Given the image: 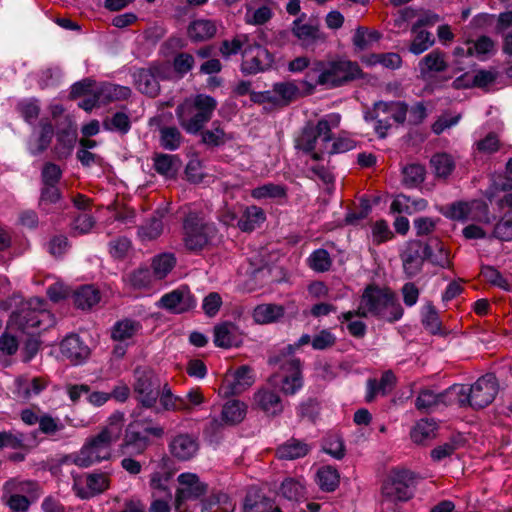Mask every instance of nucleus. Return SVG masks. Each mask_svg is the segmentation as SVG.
<instances>
[{
  "mask_svg": "<svg viewBox=\"0 0 512 512\" xmlns=\"http://www.w3.org/2000/svg\"><path fill=\"white\" fill-rule=\"evenodd\" d=\"M136 88L145 95L156 97L160 92V80L166 79L163 65L152 64L147 68H138L133 74Z\"/></svg>",
  "mask_w": 512,
  "mask_h": 512,
  "instance_id": "4468645a",
  "label": "nucleus"
},
{
  "mask_svg": "<svg viewBox=\"0 0 512 512\" xmlns=\"http://www.w3.org/2000/svg\"><path fill=\"white\" fill-rule=\"evenodd\" d=\"M421 322L424 328L431 334H439L441 332V321L435 306L431 302H427L421 312Z\"/></svg>",
  "mask_w": 512,
  "mask_h": 512,
  "instance_id": "3c124183",
  "label": "nucleus"
},
{
  "mask_svg": "<svg viewBox=\"0 0 512 512\" xmlns=\"http://www.w3.org/2000/svg\"><path fill=\"white\" fill-rule=\"evenodd\" d=\"M403 313L404 310L393 291L370 284L363 291L356 314L363 318L372 316L393 323L400 320Z\"/></svg>",
  "mask_w": 512,
  "mask_h": 512,
  "instance_id": "f03ea898",
  "label": "nucleus"
},
{
  "mask_svg": "<svg viewBox=\"0 0 512 512\" xmlns=\"http://www.w3.org/2000/svg\"><path fill=\"white\" fill-rule=\"evenodd\" d=\"M62 200V192L58 185H41L38 206L44 211H49L48 206L58 204Z\"/></svg>",
  "mask_w": 512,
  "mask_h": 512,
  "instance_id": "4d7b16f0",
  "label": "nucleus"
},
{
  "mask_svg": "<svg viewBox=\"0 0 512 512\" xmlns=\"http://www.w3.org/2000/svg\"><path fill=\"white\" fill-rule=\"evenodd\" d=\"M109 486L107 474L102 472L90 473L86 477V487H80L78 482L74 483L76 495L81 499H89L95 495L103 493Z\"/></svg>",
  "mask_w": 512,
  "mask_h": 512,
  "instance_id": "4be33fe9",
  "label": "nucleus"
},
{
  "mask_svg": "<svg viewBox=\"0 0 512 512\" xmlns=\"http://www.w3.org/2000/svg\"><path fill=\"white\" fill-rule=\"evenodd\" d=\"M317 483L322 491L333 492L339 485V473L331 466H324L317 472Z\"/></svg>",
  "mask_w": 512,
  "mask_h": 512,
  "instance_id": "8fccbe9b",
  "label": "nucleus"
},
{
  "mask_svg": "<svg viewBox=\"0 0 512 512\" xmlns=\"http://www.w3.org/2000/svg\"><path fill=\"white\" fill-rule=\"evenodd\" d=\"M424 254L426 260L434 266L451 267L449 251L438 237H431L424 243Z\"/></svg>",
  "mask_w": 512,
  "mask_h": 512,
  "instance_id": "5701e85b",
  "label": "nucleus"
},
{
  "mask_svg": "<svg viewBox=\"0 0 512 512\" xmlns=\"http://www.w3.org/2000/svg\"><path fill=\"white\" fill-rule=\"evenodd\" d=\"M54 135V128L50 121L42 120L40 122V134L35 147L30 148L32 155L37 156L43 153L50 145Z\"/></svg>",
  "mask_w": 512,
  "mask_h": 512,
  "instance_id": "864d4df0",
  "label": "nucleus"
},
{
  "mask_svg": "<svg viewBox=\"0 0 512 512\" xmlns=\"http://www.w3.org/2000/svg\"><path fill=\"white\" fill-rule=\"evenodd\" d=\"M46 387L47 383L41 377H18L15 380L14 394L21 401L27 402L38 396Z\"/></svg>",
  "mask_w": 512,
  "mask_h": 512,
  "instance_id": "393cba45",
  "label": "nucleus"
},
{
  "mask_svg": "<svg viewBox=\"0 0 512 512\" xmlns=\"http://www.w3.org/2000/svg\"><path fill=\"white\" fill-rule=\"evenodd\" d=\"M248 42V35L240 34L231 40H223L219 47V52L224 59H229L233 55L242 53L244 46Z\"/></svg>",
  "mask_w": 512,
  "mask_h": 512,
  "instance_id": "5fc2aeb1",
  "label": "nucleus"
},
{
  "mask_svg": "<svg viewBox=\"0 0 512 512\" xmlns=\"http://www.w3.org/2000/svg\"><path fill=\"white\" fill-rule=\"evenodd\" d=\"M469 206L467 202L458 201L446 205L441 209V213L449 219L457 220V221H465L469 219Z\"/></svg>",
  "mask_w": 512,
  "mask_h": 512,
  "instance_id": "69168bd1",
  "label": "nucleus"
},
{
  "mask_svg": "<svg viewBox=\"0 0 512 512\" xmlns=\"http://www.w3.org/2000/svg\"><path fill=\"white\" fill-rule=\"evenodd\" d=\"M217 107V101L209 95L198 94L185 99L175 110L179 125L191 135L202 131Z\"/></svg>",
  "mask_w": 512,
  "mask_h": 512,
  "instance_id": "39448f33",
  "label": "nucleus"
},
{
  "mask_svg": "<svg viewBox=\"0 0 512 512\" xmlns=\"http://www.w3.org/2000/svg\"><path fill=\"white\" fill-rule=\"evenodd\" d=\"M171 454L179 460L191 459L199 449L197 438L190 434H179L175 436L170 444Z\"/></svg>",
  "mask_w": 512,
  "mask_h": 512,
  "instance_id": "b1692460",
  "label": "nucleus"
},
{
  "mask_svg": "<svg viewBox=\"0 0 512 512\" xmlns=\"http://www.w3.org/2000/svg\"><path fill=\"white\" fill-rule=\"evenodd\" d=\"M184 243L190 251H200L215 234V227L203 221L199 213L190 211L183 220Z\"/></svg>",
  "mask_w": 512,
  "mask_h": 512,
  "instance_id": "f8f14e48",
  "label": "nucleus"
},
{
  "mask_svg": "<svg viewBox=\"0 0 512 512\" xmlns=\"http://www.w3.org/2000/svg\"><path fill=\"white\" fill-rule=\"evenodd\" d=\"M221 415L226 424L240 423L246 415V405L239 400L228 401L223 406Z\"/></svg>",
  "mask_w": 512,
  "mask_h": 512,
  "instance_id": "c03bdc74",
  "label": "nucleus"
},
{
  "mask_svg": "<svg viewBox=\"0 0 512 512\" xmlns=\"http://www.w3.org/2000/svg\"><path fill=\"white\" fill-rule=\"evenodd\" d=\"M102 125L106 131L117 132L121 135H126L131 129L130 117L123 111H118L111 117L105 118Z\"/></svg>",
  "mask_w": 512,
  "mask_h": 512,
  "instance_id": "37998d69",
  "label": "nucleus"
},
{
  "mask_svg": "<svg viewBox=\"0 0 512 512\" xmlns=\"http://www.w3.org/2000/svg\"><path fill=\"white\" fill-rule=\"evenodd\" d=\"M182 162L178 155L154 153L153 168L161 176L165 178L176 177L180 170Z\"/></svg>",
  "mask_w": 512,
  "mask_h": 512,
  "instance_id": "c85d7f7f",
  "label": "nucleus"
},
{
  "mask_svg": "<svg viewBox=\"0 0 512 512\" xmlns=\"http://www.w3.org/2000/svg\"><path fill=\"white\" fill-rule=\"evenodd\" d=\"M176 260L173 254H161L152 262L153 275L157 279L165 278L175 266Z\"/></svg>",
  "mask_w": 512,
  "mask_h": 512,
  "instance_id": "680f3d73",
  "label": "nucleus"
},
{
  "mask_svg": "<svg viewBox=\"0 0 512 512\" xmlns=\"http://www.w3.org/2000/svg\"><path fill=\"white\" fill-rule=\"evenodd\" d=\"M201 142L210 148L220 147L233 139L231 134L225 132L220 121L211 123V128L200 131Z\"/></svg>",
  "mask_w": 512,
  "mask_h": 512,
  "instance_id": "2f4dec72",
  "label": "nucleus"
},
{
  "mask_svg": "<svg viewBox=\"0 0 512 512\" xmlns=\"http://www.w3.org/2000/svg\"><path fill=\"white\" fill-rule=\"evenodd\" d=\"M163 213L156 211L151 218L138 228V235L142 240H154L163 231Z\"/></svg>",
  "mask_w": 512,
  "mask_h": 512,
  "instance_id": "79ce46f5",
  "label": "nucleus"
},
{
  "mask_svg": "<svg viewBox=\"0 0 512 512\" xmlns=\"http://www.w3.org/2000/svg\"><path fill=\"white\" fill-rule=\"evenodd\" d=\"M304 17L305 14H302L301 17L293 21L292 33L301 41L302 46L307 49L321 39V33L317 25L303 23Z\"/></svg>",
  "mask_w": 512,
  "mask_h": 512,
  "instance_id": "cd10ccee",
  "label": "nucleus"
},
{
  "mask_svg": "<svg viewBox=\"0 0 512 512\" xmlns=\"http://www.w3.org/2000/svg\"><path fill=\"white\" fill-rule=\"evenodd\" d=\"M13 491L26 493L28 498L34 502L36 501L41 493L40 486L37 482L31 480L17 481L15 479L8 480L3 485L4 494H10Z\"/></svg>",
  "mask_w": 512,
  "mask_h": 512,
  "instance_id": "4c0bfd02",
  "label": "nucleus"
},
{
  "mask_svg": "<svg viewBox=\"0 0 512 512\" xmlns=\"http://www.w3.org/2000/svg\"><path fill=\"white\" fill-rule=\"evenodd\" d=\"M340 121L341 116L338 113H330L316 124L308 121L295 139V148L310 154L313 160L320 161L326 145L332 141V129L337 128Z\"/></svg>",
  "mask_w": 512,
  "mask_h": 512,
  "instance_id": "20e7f679",
  "label": "nucleus"
},
{
  "mask_svg": "<svg viewBox=\"0 0 512 512\" xmlns=\"http://www.w3.org/2000/svg\"><path fill=\"white\" fill-rule=\"evenodd\" d=\"M116 433L113 431H100L97 435L88 439L75 457L74 463L79 467L87 468L102 460L109 459L111 456V446L118 441Z\"/></svg>",
  "mask_w": 512,
  "mask_h": 512,
  "instance_id": "9d476101",
  "label": "nucleus"
},
{
  "mask_svg": "<svg viewBox=\"0 0 512 512\" xmlns=\"http://www.w3.org/2000/svg\"><path fill=\"white\" fill-rule=\"evenodd\" d=\"M140 325L138 322L125 319L118 321L112 328L111 336L116 341H124L132 338L138 331Z\"/></svg>",
  "mask_w": 512,
  "mask_h": 512,
  "instance_id": "6e6d98bb",
  "label": "nucleus"
},
{
  "mask_svg": "<svg viewBox=\"0 0 512 512\" xmlns=\"http://www.w3.org/2000/svg\"><path fill=\"white\" fill-rule=\"evenodd\" d=\"M159 133L161 147L169 151L177 150L181 146L184 139L180 130L175 126L161 127L159 129Z\"/></svg>",
  "mask_w": 512,
  "mask_h": 512,
  "instance_id": "a18cd8bd",
  "label": "nucleus"
},
{
  "mask_svg": "<svg viewBox=\"0 0 512 512\" xmlns=\"http://www.w3.org/2000/svg\"><path fill=\"white\" fill-rule=\"evenodd\" d=\"M447 67L445 53L437 49L424 56L419 62V70L422 75L430 72H444Z\"/></svg>",
  "mask_w": 512,
  "mask_h": 512,
  "instance_id": "ea45409f",
  "label": "nucleus"
},
{
  "mask_svg": "<svg viewBox=\"0 0 512 512\" xmlns=\"http://www.w3.org/2000/svg\"><path fill=\"white\" fill-rule=\"evenodd\" d=\"M251 196L255 199L283 198L286 196V189L282 185L268 183L254 188Z\"/></svg>",
  "mask_w": 512,
  "mask_h": 512,
  "instance_id": "338daca9",
  "label": "nucleus"
},
{
  "mask_svg": "<svg viewBox=\"0 0 512 512\" xmlns=\"http://www.w3.org/2000/svg\"><path fill=\"white\" fill-rule=\"evenodd\" d=\"M46 301L39 297L24 301L12 312L10 325L23 333L33 335L35 330H46L54 325V317L46 308Z\"/></svg>",
  "mask_w": 512,
  "mask_h": 512,
  "instance_id": "0eeeda50",
  "label": "nucleus"
},
{
  "mask_svg": "<svg viewBox=\"0 0 512 512\" xmlns=\"http://www.w3.org/2000/svg\"><path fill=\"white\" fill-rule=\"evenodd\" d=\"M375 108L384 114H389L397 124L403 125L406 121L408 105L404 101H378L375 102Z\"/></svg>",
  "mask_w": 512,
  "mask_h": 512,
  "instance_id": "a19ab883",
  "label": "nucleus"
},
{
  "mask_svg": "<svg viewBox=\"0 0 512 512\" xmlns=\"http://www.w3.org/2000/svg\"><path fill=\"white\" fill-rule=\"evenodd\" d=\"M242 57L240 71L245 76L265 72L272 68L275 61L274 55L258 43L245 46Z\"/></svg>",
  "mask_w": 512,
  "mask_h": 512,
  "instance_id": "ddd939ff",
  "label": "nucleus"
},
{
  "mask_svg": "<svg viewBox=\"0 0 512 512\" xmlns=\"http://www.w3.org/2000/svg\"><path fill=\"white\" fill-rule=\"evenodd\" d=\"M266 219L262 208L252 205L248 206L238 220L237 226L243 232H251L259 227Z\"/></svg>",
  "mask_w": 512,
  "mask_h": 512,
  "instance_id": "f704fd0d",
  "label": "nucleus"
},
{
  "mask_svg": "<svg viewBox=\"0 0 512 512\" xmlns=\"http://www.w3.org/2000/svg\"><path fill=\"white\" fill-rule=\"evenodd\" d=\"M499 206L507 210L495 224L493 236L502 241L512 240V193H508L499 201Z\"/></svg>",
  "mask_w": 512,
  "mask_h": 512,
  "instance_id": "a878e982",
  "label": "nucleus"
},
{
  "mask_svg": "<svg viewBox=\"0 0 512 512\" xmlns=\"http://www.w3.org/2000/svg\"><path fill=\"white\" fill-rule=\"evenodd\" d=\"M152 273L148 267H139L127 273L123 280L133 289H145L152 283Z\"/></svg>",
  "mask_w": 512,
  "mask_h": 512,
  "instance_id": "49530a36",
  "label": "nucleus"
},
{
  "mask_svg": "<svg viewBox=\"0 0 512 512\" xmlns=\"http://www.w3.org/2000/svg\"><path fill=\"white\" fill-rule=\"evenodd\" d=\"M418 475L404 467L392 468L383 483L382 493L391 501H408L414 495Z\"/></svg>",
  "mask_w": 512,
  "mask_h": 512,
  "instance_id": "9b49d317",
  "label": "nucleus"
},
{
  "mask_svg": "<svg viewBox=\"0 0 512 512\" xmlns=\"http://www.w3.org/2000/svg\"><path fill=\"white\" fill-rule=\"evenodd\" d=\"M381 37L382 35L380 32L376 30L368 31L367 28L359 26L355 30L352 42L356 50L363 51L368 49L372 43L379 41Z\"/></svg>",
  "mask_w": 512,
  "mask_h": 512,
  "instance_id": "09e8293b",
  "label": "nucleus"
},
{
  "mask_svg": "<svg viewBox=\"0 0 512 512\" xmlns=\"http://www.w3.org/2000/svg\"><path fill=\"white\" fill-rule=\"evenodd\" d=\"M437 429L438 425L434 419L423 418L415 424L410 436L414 443L425 444L436 437Z\"/></svg>",
  "mask_w": 512,
  "mask_h": 512,
  "instance_id": "72a5a7b5",
  "label": "nucleus"
},
{
  "mask_svg": "<svg viewBox=\"0 0 512 512\" xmlns=\"http://www.w3.org/2000/svg\"><path fill=\"white\" fill-rule=\"evenodd\" d=\"M285 314L283 306L278 304H261L255 307L253 319L259 324H269L277 322Z\"/></svg>",
  "mask_w": 512,
  "mask_h": 512,
  "instance_id": "c9c22d12",
  "label": "nucleus"
},
{
  "mask_svg": "<svg viewBox=\"0 0 512 512\" xmlns=\"http://www.w3.org/2000/svg\"><path fill=\"white\" fill-rule=\"evenodd\" d=\"M396 384V376L391 370L385 371L381 378H369L366 383L367 393L365 396L366 402L370 403L374 401L377 395L389 394Z\"/></svg>",
  "mask_w": 512,
  "mask_h": 512,
  "instance_id": "bb28decb",
  "label": "nucleus"
},
{
  "mask_svg": "<svg viewBox=\"0 0 512 512\" xmlns=\"http://www.w3.org/2000/svg\"><path fill=\"white\" fill-rule=\"evenodd\" d=\"M76 141L75 131L70 129H62L57 132V145L55 152L59 158L66 157L71 153V150Z\"/></svg>",
  "mask_w": 512,
  "mask_h": 512,
  "instance_id": "13d9d810",
  "label": "nucleus"
},
{
  "mask_svg": "<svg viewBox=\"0 0 512 512\" xmlns=\"http://www.w3.org/2000/svg\"><path fill=\"white\" fill-rule=\"evenodd\" d=\"M177 480L179 488L175 497V510H180L185 501L196 500L207 492V485L194 473H181Z\"/></svg>",
  "mask_w": 512,
  "mask_h": 512,
  "instance_id": "dca6fc26",
  "label": "nucleus"
},
{
  "mask_svg": "<svg viewBox=\"0 0 512 512\" xmlns=\"http://www.w3.org/2000/svg\"><path fill=\"white\" fill-rule=\"evenodd\" d=\"M134 419L126 426L119 450L123 455L139 456L153 444V438L160 439L164 428L153 419L146 417L143 411L134 410Z\"/></svg>",
  "mask_w": 512,
  "mask_h": 512,
  "instance_id": "7ed1b4c3",
  "label": "nucleus"
},
{
  "mask_svg": "<svg viewBox=\"0 0 512 512\" xmlns=\"http://www.w3.org/2000/svg\"><path fill=\"white\" fill-rule=\"evenodd\" d=\"M415 33L416 35L411 41L408 50L414 55H420L433 46L435 39L432 33L426 30H417Z\"/></svg>",
  "mask_w": 512,
  "mask_h": 512,
  "instance_id": "052dcab7",
  "label": "nucleus"
},
{
  "mask_svg": "<svg viewBox=\"0 0 512 512\" xmlns=\"http://www.w3.org/2000/svg\"><path fill=\"white\" fill-rule=\"evenodd\" d=\"M439 404H456L455 395L450 391V387L439 394L430 389H423L415 400V407L423 412H429Z\"/></svg>",
  "mask_w": 512,
  "mask_h": 512,
  "instance_id": "aec40b11",
  "label": "nucleus"
},
{
  "mask_svg": "<svg viewBox=\"0 0 512 512\" xmlns=\"http://www.w3.org/2000/svg\"><path fill=\"white\" fill-rule=\"evenodd\" d=\"M74 305L82 310H89L99 303L101 294L93 285H82L73 293Z\"/></svg>",
  "mask_w": 512,
  "mask_h": 512,
  "instance_id": "473e14b6",
  "label": "nucleus"
},
{
  "mask_svg": "<svg viewBox=\"0 0 512 512\" xmlns=\"http://www.w3.org/2000/svg\"><path fill=\"white\" fill-rule=\"evenodd\" d=\"M403 184L413 188L421 184L425 179V168L420 164H409L402 170Z\"/></svg>",
  "mask_w": 512,
  "mask_h": 512,
  "instance_id": "e2e57ef3",
  "label": "nucleus"
},
{
  "mask_svg": "<svg viewBox=\"0 0 512 512\" xmlns=\"http://www.w3.org/2000/svg\"><path fill=\"white\" fill-rule=\"evenodd\" d=\"M498 390V381L493 373L485 374L471 386L464 384L450 386V391L455 395L456 404L460 407L469 405L474 409H482L490 405Z\"/></svg>",
  "mask_w": 512,
  "mask_h": 512,
  "instance_id": "6e6552de",
  "label": "nucleus"
},
{
  "mask_svg": "<svg viewBox=\"0 0 512 512\" xmlns=\"http://www.w3.org/2000/svg\"><path fill=\"white\" fill-rule=\"evenodd\" d=\"M437 177L447 178L455 168V162L447 153L435 154L430 160Z\"/></svg>",
  "mask_w": 512,
  "mask_h": 512,
  "instance_id": "603ef678",
  "label": "nucleus"
},
{
  "mask_svg": "<svg viewBox=\"0 0 512 512\" xmlns=\"http://www.w3.org/2000/svg\"><path fill=\"white\" fill-rule=\"evenodd\" d=\"M253 376L248 366H241L236 371L226 374L222 390L225 395H239L253 384Z\"/></svg>",
  "mask_w": 512,
  "mask_h": 512,
  "instance_id": "a211bd4d",
  "label": "nucleus"
},
{
  "mask_svg": "<svg viewBox=\"0 0 512 512\" xmlns=\"http://www.w3.org/2000/svg\"><path fill=\"white\" fill-rule=\"evenodd\" d=\"M133 378V392L139 405L135 410L155 408L162 388L160 378L149 367H137Z\"/></svg>",
  "mask_w": 512,
  "mask_h": 512,
  "instance_id": "1a4fd4ad",
  "label": "nucleus"
},
{
  "mask_svg": "<svg viewBox=\"0 0 512 512\" xmlns=\"http://www.w3.org/2000/svg\"><path fill=\"white\" fill-rule=\"evenodd\" d=\"M310 450L311 446L306 442L291 438L277 448L276 455L282 460H295L305 457Z\"/></svg>",
  "mask_w": 512,
  "mask_h": 512,
  "instance_id": "7c9ffc66",
  "label": "nucleus"
},
{
  "mask_svg": "<svg viewBox=\"0 0 512 512\" xmlns=\"http://www.w3.org/2000/svg\"><path fill=\"white\" fill-rule=\"evenodd\" d=\"M214 344L221 348L237 345L236 326L232 322H223L214 327Z\"/></svg>",
  "mask_w": 512,
  "mask_h": 512,
  "instance_id": "e433bc0d",
  "label": "nucleus"
},
{
  "mask_svg": "<svg viewBox=\"0 0 512 512\" xmlns=\"http://www.w3.org/2000/svg\"><path fill=\"white\" fill-rule=\"evenodd\" d=\"M17 112L30 125H33L39 117L40 106L37 99H25L16 105Z\"/></svg>",
  "mask_w": 512,
  "mask_h": 512,
  "instance_id": "bf43d9fd",
  "label": "nucleus"
},
{
  "mask_svg": "<svg viewBox=\"0 0 512 512\" xmlns=\"http://www.w3.org/2000/svg\"><path fill=\"white\" fill-rule=\"evenodd\" d=\"M61 354L73 364L83 363L90 355L89 347L77 334L65 337L60 345Z\"/></svg>",
  "mask_w": 512,
  "mask_h": 512,
  "instance_id": "412c9836",
  "label": "nucleus"
},
{
  "mask_svg": "<svg viewBox=\"0 0 512 512\" xmlns=\"http://www.w3.org/2000/svg\"><path fill=\"white\" fill-rule=\"evenodd\" d=\"M311 337L303 334L294 344L279 349L268 359V364L278 368L281 374V389L286 395H295L304 385L303 362L294 356L295 351L310 343Z\"/></svg>",
  "mask_w": 512,
  "mask_h": 512,
  "instance_id": "f257e3e1",
  "label": "nucleus"
},
{
  "mask_svg": "<svg viewBox=\"0 0 512 512\" xmlns=\"http://www.w3.org/2000/svg\"><path fill=\"white\" fill-rule=\"evenodd\" d=\"M403 271L408 278H413L422 270L426 256L424 243L420 240L408 241L400 252Z\"/></svg>",
  "mask_w": 512,
  "mask_h": 512,
  "instance_id": "f3484780",
  "label": "nucleus"
},
{
  "mask_svg": "<svg viewBox=\"0 0 512 512\" xmlns=\"http://www.w3.org/2000/svg\"><path fill=\"white\" fill-rule=\"evenodd\" d=\"M216 33V23L210 19L194 20L187 28L188 37L192 42H203L209 40L213 38Z\"/></svg>",
  "mask_w": 512,
  "mask_h": 512,
  "instance_id": "c756f323",
  "label": "nucleus"
},
{
  "mask_svg": "<svg viewBox=\"0 0 512 512\" xmlns=\"http://www.w3.org/2000/svg\"><path fill=\"white\" fill-rule=\"evenodd\" d=\"M253 405L267 416L280 415L284 410V405L279 393L267 388L259 389L254 394Z\"/></svg>",
  "mask_w": 512,
  "mask_h": 512,
  "instance_id": "6ab92c4d",
  "label": "nucleus"
},
{
  "mask_svg": "<svg viewBox=\"0 0 512 512\" xmlns=\"http://www.w3.org/2000/svg\"><path fill=\"white\" fill-rule=\"evenodd\" d=\"M304 493V485L293 478L285 479L280 486V494L288 500L298 501Z\"/></svg>",
  "mask_w": 512,
  "mask_h": 512,
  "instance_id": "0e129e2a",
  "label": "nucleus"
},
{
  "mask_svg": "<svg viewBox=\"0 0 512 512\" xmlns=\"http://www.w3.org/2000/svg\"><path fill=\"white\" fill-rule=\"evenodd\" d=\"M158 399L164 411L190 410V406L187 404L186 400L183 397L174 395L167 383L159 391Z\"/></svg>",
  "mask_w": 512,
  "mask_h": 512,
  "instance_id": "58836bf2",
  "label": "nucleus"
},
{
  "mask_svg": "<svg viewBox=\"0 0 512 512\" xmlns=\"http://www.w3.org/2000/svg\"><path fill=\"white\" fill-rule=\"evenodd\" d=\"M158 307L172 314H183L191 311L197 305L196 298L186 285L164 294L158 301Z\"/></svg>",
  "mask_w": 512,
  "mask_h": 512,
  "instance_id": "2eb2a0df",
  "label": "nucleus"
},
{
  "mask_svg": "<svg viewBox=\"0 0 512 512\" xmlns=\"http://www.w3.org/2000/svg\"><path fill=\"white\" fill-rule=\"evenodd\" d=\"M271 509L269 498L256 491L246 494L243 502V512H268Z\"/></svg>",
  "mask_w": 512,
  "mask_h": 512,
  "instance_id": "de8ad7c7",
  "label": "nucleus"
},
{
  "mask_svg": "<svg viewBox=\"0 0 512 512\" xmlns=\"http://www.w3.org/2000/svg\"><path fill=\"white\" fill-rule=\"evenodd\" d=\"M309 266L316 272H326L332 265L330 254L325 249H317L308 258Z\"/></svg>",
  "mask_w": 512,
  "mask_h": 512,
  "instance_id": "774afa93",
  "label": "nucleus"
},
{
  "mask_svg": "<svg viewBox=\"0 0 512 512\" xmlns=\"http://www.w3.org/2000/svg\"><path fill=\"white\" fill-rule=\"evenodd\" d=\"M362 70L358 63L346 60L323 62L315 61L309 68L307 78L314 81L312 86L325 85L339 87L361 78Z\"/></svg>",
  "mask_w": 512,
  "mask_h": 512,
  "instance_id": "423d86ee",
  "label": "nucleus"
}]
</instances>
